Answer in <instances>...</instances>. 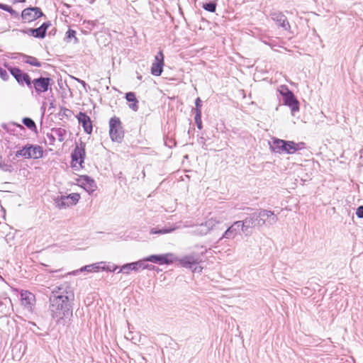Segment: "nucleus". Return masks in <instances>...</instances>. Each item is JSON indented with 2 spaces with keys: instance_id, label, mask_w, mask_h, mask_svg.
<instances>
[{
  "instance_id": "c756f323",
  "label": "nucleus",
  "mask_w": 363,
  "mask_h": 363,
  "mask_svg": "<svg viewBox=\"0 0 363 363\" xmlns=\"http://www.w3.org/2000/svg\"><path fill=\"white\" fill-rule=\"evenodd\" d=\"M171 231H172V230H167V229L160 230H158V231H154L153 230H152L151 233L152 234H157V233L164 234V233H169Z\"/></svg>"
},
{
  "instance_id": "f03ea898",
  "label": "nucleus",
  "mask_w": 363,
  "mask_h": 363,
  "mask_svg": "<svg viewBox=\"0 0 363 363\" xmlns=\"http://www.w3.org/2000/svg\"><path fill=\"white\" fill-rule=\"evenodd\" d=\"M274 216V212L271 211H268V210H261L258 215L256 216H254L252 217H250V218H247L244 221H237L235 222L232 226H230L225 232V234H224V237H225L226 238H232V233L233 231L234 230V226L235 225H238V227L239 226H242V230H245V224L246 223H248V224H253L254 223V220L255 219H257V218H259L260 219L257 221V225H262L264 224L265 223V220L269 218V217L271 216Z\"/></svg>"
},
{
  "instance_id": "f257e3e1",
  "label": "nucleus",
  "mask_w": 363,
  "mask_h": 363,
  "mask_svg": "<svg viewBox=\"0 0 363 363\" xmlns=\"http://www.w3.org/2000/svg\"><path fill=\"white\" fill-rule=\"evenodd\" d=\"M72 299L67 295L53 296L50 299V310L54 318L62 320L72 315Z\"/></svg>"
},
{
  "instance_id": "2eb2a0df",
  "label": "nucleus",
  "mask_w": 363,
  "mask_h": 363,
  "mask_svg": "<svg viewBox=\"0 0 363 363\" xmlns=\"http://www.w3.org/2000/svg\"><path fill=\"white\" fill-rule=\"evenodd\" d=\"M76 117L78 122L82 125L84 132L89 135L91 134L93 124L90 117L84 112H79Z\"/></svg>"
},
{
  "instance_id": "72a5a7b5",
  "label": "nucleus",
  "mask_w": 363,
  "mask_h": 363,
  "mask_svg": "<svg viewBox=\"0 0 363 363\" xmlns=\"http://www.w3.org/2000/svg\"><path fill=\"white\" fill-rule=\"evenodd\" d=\"M17 126L21 129H24L23 126L22 125L18 124Z\"/></svg>"
},
{
  "instance_id": "393cba45",
  "label": "nucleus",
  "mask_w": 363,
  "mask_h": 363,
  "mask_svg": "<svg viewBox=\"0 0 363 363\" xmlns=\"http://www.w3.org/2000/svg\"><path fill=\"white\" fill-rule=\"evenodd\" d=\"M203 8L209 11V12H215L216 9V4L215 2H210L203 4Z\"/></svg>"
},
{
  "instance_id": "7c9ffc66",
  "label": "nucleus",
  "mask_w": 363,
  "mask_h": 363,
  "mask_svg": "<svg viewBox=\"0 0 363 363\" xmlns=\"http://www.w3.org/2000/svg\"><path fill=\"white\" fill-rule=\"evenodd\" d=\"M200 118H201V116ZM195 121H196V123L197 124L198 128L199 129H201L202 128L201 118H200V120L199 118L196 119V115L195 116Z\"/></svg>"
},
{
  "instance_id": "20e7f679",
  "label": "nucleus",
  "mask_w": 363,
  "mask_h": 363,
  "mask_svg": "<svg viewBox=\"0 0 363 363\" xmlns=\"http://www.w3.org/2000/svg\"><path fill=\"white\" fill-rule=\"evenodd\" d=\"M86 157V145L83 142L77 143L71 154V167L75 171H79L84 168V162Z\"/></svg>"
},
{
  "instance_id": "9b49d317",
  "label": "nucleus",
  "mask_w": 363,
  "mask_h": 363,
  "mask_svg": "<svg viewBox=\"0 0 363 363\" xmlns=\"http://www.w3.org/2000/svg\"><path fill=\"white\" fill-rule=\"evenodd\" d=\"M51 83L52 79L50 78L43 77L34 79L31 82V84H33V88L38 94L46 92L51 86Z\"/></svg>"
},
{
  "instance_id": "4be33fe9",
  "label": "nucleus",
  "mask_w": 363,
  "mask_h": 363,
  "mask_svg": "<svg viewBox=\"0 0 363 363\" xmlns=\"http://www.w3.org/2000/svg\"><path fill=\"white\" fill-rule=\"evenodd\" d=\"M99 267L96 264L86 265L80 269L81 272L86 271L89 272H99Z\"/></svg>"
},
{
  "instance_id": "a211bd4d",
  "label": "nucleus",
  "mask_w": 363,
  "mask_h": 363,
  "mask_svg": "<svg viewBox=\"0 0 363 363\" xmlns=\"http://www.w3.org/2000/svg\"><path fill=\"white\" fill-rule=\"evenodd\" d=\"M179 264L185 268H192L194 265H198L201 260L194 255H186L179 259Z\"/></svg>"
},
{
  "instance_id": "9d476101",
  "label": "nucleus",
  "mask_w": 363,
  "mask_h": 363,
  "mask_svg": "<svg viewBox=\"0 0 363 363\" xmlns=\"http://www.w3.org/2000/svg\"><path fill=\"white\" fill-rule=\"evenodd\" d=\"M164 66V55L162 50L158 52L155 57V60L151 66V74L153 76L159 77L163 72V67Z\"/></svg>"
},
{
  "instance_id": "5701e85b",
  "label": "nucleus",
  "mask_w": 363,
  "mask_h": 363,
  "mask_svg": "<svg viewBox=\"0 0 363 363\" xmlns=\"http://www.w3.org/2000/svg\"><path fill=\"white\" fill-rule=\"evenodd\" d=\"M72 38L75 43L79 42V40L76 36V31L72 29H69L66 33V39L67 41H70Z\"/></svg>"
},
{
  "instance_id": "2f4dec72",
  "label": "nucleus",
  "mask_w": 363,
  "mask_h": 363,
  "mask_svg": "<svg viewBox=\"0 0 363 363\" xmlns=\"http://www.w3.org/2000/svg\"><path fill=\"white\" fill-rule=\"evenodd\" d=\"M202 269L203 268L201 266H196L194 268L193 272H201Z\"/></svg>"
},
{
  "instance_id": "aec40b11",
  "label": "nucleus",
  "mask_w": 363,
  "mask_h": 363,
  "mask_svg": "<svg viewBox=\"0 0 363 363\" xmlns=\"http://www.w3.org/2000/svg\"><path fill=\"white\" fill-rule=\"evenodd\" d=\"M125 99L129 102H133L132 104H130V108L134 111H137L138 108V100L136 99L135 94L134 92H128L125 94Z\"/></svg>"
},
{
  "instance_id": "39448f33",
  "label": "nucleus",
  "mask_w": 363,
  "mask_h": 363,
  "mask_svg": "<svg viewBox=\"0 0 363 363\" xmlns=\"http://www.w3.org/2000/svg\"><path fill=\"white\" fill-rule=\"evenodd\" d=\"M109 136L113 142L121 143L124 138L122 123L118 117L113 116L109 120Z\"/></svg>"
},
{
  "instance_id": "f8f14e48",
  "label": "nucleus",
  "mask_w": 363,
  "mask_h": 363,
  "mask_svg": "<svg viewBox=\"0 0 363 363\" xmlns=\"http://www.w3.org/2000/svg\"><path fill=\"white\" fill-rule=\"evenodd\" d=\"M143 261L151 262L154 263L169 264L174 262V257L172 253L164 255H150L143 259Z\"/></svg>"
},
{
  "instance_id": "f704fd0d",
  "label": "nucleus",
  "mask_w": 363,
  "mask_h": 363,
  "mask_svg": "<svg viewBox=\"0 0 363 363\" xmlns=\"http://www.w3.org/2000/svg\"><path fill=\"white\" fill-rule=\"evenodd\" d=\"M143 269H150L148 265H145L143 267Z\"/></svg>"
},
{
  "instance_id": "ddd939ff",
  "label": "nucleus",
  "mask_w": 363,
  "mask_h": 363,
  "mask_svg": "<svg viewBox=\"0 0 363 363\" xmlns=\"http://www.w3.org/2000/svg\"><path fill=\"white\" fill-rule=\"evenodd\" d=\"M43 15L38 7L25 9L21 13V18L25 22H32Z\"/></svg>"
},
{
  "instance_id": "c85d7f7f",
  "label": "nucleus",
  "mask_w": 363,
  "mask_h": 363,
  "mask_svg": "<svg viewBox=\"0 0 363 363\" xmlns=\"http://www.w3.org/2000/svg\"><path fill=\"white\" fill-rule=\"evenodd\" d=\"M356 215L358 218H363V206H359L357 208Z\"/></svg>"
},
{
  "instance_id": "6e6552de",
  "label": "nucleus",
  "mask_w": 363,
  "mask_h": 363,
  "mask_svg": "<svg viewBox=\"0 0 363 363\" xmlns=\"http://www.w3.org/2000/svg\"><path fill=\"white\" fill-rule=\"evenodd\" d=\"M76 184L91 194L96 191L97 186L94 179L87 175H80L75 179Z\"/></svg>"
},
{
  "instance_id": "7ed1b4c3",
  "label": "nucleus",
  "mask_w": 363,
  "mask_h": 363,
  "mask_svg": "<svg viewBox=\"0 0 363 363\" xmlns=\"http://www.w3.org/2000/svg\"><path fill=\"white\" fill-rule=\"evenodd\" d=\"M272 143V150L279 154H294L296 151L305 147V143H296L294 141L284 140L278 138H274Z\"/></svg>"
},
{
  "instance_id": "1a4fd4ad",
  "label": "nucleus",
  "mask_w": 363,
  "mask_h": 363,
  "mask_svg": "<svg viewBox=\"0 0 363 363\" xmlns=\"http://www.w3.org/2000/svg\"><path fill=\"white\" fill-rule=\"evenodd\" d=\"M20 296L21 304L28 311L32 312L36 302L35 294L27 290H21Z\"/></svg>"
},
{
  "instance_id": "f3484780",
  "label": "nucleus",
  "mask_w": 363,
  "mask_h": 363,
  "mask_svg": "<svg viewBox=\"0 0 363 363\" xmlns=\"http://www.w3.org/2000/svg\"><path fill=\"white\" fill-rule=\"evenodd\" d=\"M49 26V23H44L39 28H30L28 31H23V33H29L35 38H43L45 36L47 29Z\"/></svg>"
},
{
  "instance_id": "6ab92c4d",
  "label": "nucleus",
  "mask_w": 363,
  "mask_h": 363,
  "mask_svg": "<svg viewBox=\"0 0 363 363\" xmlns=\"http://www.w3.org/2000/svg\"><path fill=\"white\" fill-rule=\"evenodd\" d=\"M143 261H138L123 265L118 272L129 274L130 271H138V267L142 266Z\"/></svg>"
},
{
  "instance_id": "0eeeda50",
  "label": "nucleus",
  "mask_w": 363,
  "mask_h": 363,
  "mask_svg": "<svg viewBox=\"0 0 363 363\" xmlns=\"http://www.w3.org/2000/svg\"><path fill=\"white\" fill-rule=\"evenodd\" d=\"M278 91L283 96L284 104L290 107L292 113L299 110L298 101L296 99L293 92L290 91L286 85L280 86Z\"/></svg>"
},
{
  "instance_id": "473e14b6",
  "label": "nucleus",
  "mask_w": 363,
  "mask_h": 363,
  "mask_svg": "<svg viewBox=\"0 0 363 363\" xmlns=\"http://www.w3.org/2000/svg\"><path fill=\"white\" fill-rule=\"evenodd\" d=\"M13 3L24 2L26 0H12Z\"/></svg>"
},
{
  "instance_id": "412c9836",
  "label": "nucleus",
  "mask_w": 363,
  "mask_h": 363,
  "mask_svg": "<svg viewBox=\"0 0 363 363\" xmlns=\"http://www.w3.org/2000/svg\"><path fill=\"white\" fill-rule=\"evenodd\" d=\"M23 123L30 130L35 132L37 131V127L35 122L30 118H24L23 119Z\"/></svg>"
},
{
  "instance_id": "4468645a",
  "label": "nucleus",
  "mask_w": 363,
  "mask_h": 363,
  "mask_svg": "<svg viewBox=\"0 0 363 363\" xmlns=\"http://www.w3.org/2000/svg\"><path fill=\"white\" fill-rule=\"evenodd\" d=\"M10 72L20 84L23 85L25 83L28 86L31 85L32 81L30 76L19 68H11Z\"/></svg>"
},
{
  "instance_id": "cd10ccee",
  "label": "nucleus",
  "mask_w": 363,
  "mask_h": 363,
  "mask_svg": "<svg viewBox=\"0 0 363 363\" xmlns=\"http://www.w3.org/2000/svg\"><path fill=\"white\" fill-rule=\"evenodd\" d=\"M0 77L4 80H6L9 78V74H8L6 70L2 67H0Z\"/></svg>"
},
{
  "instance_id": "423d86ee",
  "label": "nucleus",
  "mask_w": 363,
  "mask_h": 363,
  "mask_svg": "<svg viewBox=\"0 0 363 363\" xmlns=\"http://www.w3.org/2000/svg\"><path fill=\"white\" fill-rule=\"evenodd\" d=\"M43 149L38 145H27L16 151V157H22L26 159H40L43 156Z\"/></svg>"
},
{
  "instance_id": "b1692460",
  "label": "nucleus",
  "mask_w": 363,
  "mask_h": 363,
  "mask_svg": "<svg viewBox=\"0 0 363 363\" xmlns=\"http://www.w3.org/2000/svg\"><path fill=\"white\" fill-rule=\"evenodd\" d=\"M196 105V119L199 118L200 120V117L201 116V100L200 98H197L195 102Z\"/></svg>"
},
{
  "instance_id": "a878e982",
  "label": "nucleus",
  "mask_w": 363,
  "mask_h": 363,
  "mask_svg": "<svg viewBox=\"0 0 363 363\" xmlns=\"http://www.w3.org/2000/svg\"><path fill=\"white\" fill-rule=\"evenodd\" d=\"M26 62L30 65L38 67L41 66V63L40 62V61L33 57H28L27 58V60H26Z\"/></svg>"
},
{
  "instance_id": "dca6fc26",
  "label": "nucleus",
  "mask_w": 363,
  "mask_h": 363,
  "mask_svg": "<svg viewBox=\"0 0 363 363\" xmlns=\"http://www.w3.org/2000/svg\"><path fill=\"white\" fill-rule=\"evenodd\" d=\"M80 194L78 193H72L68 196H62L60 198V203H58L57 205L60 208L75 205L80 199Z\"/></svg>"
},
{
  "instance_id": "bb28decb",
  "label": "nucleus",
  "mask_w": 363,
  "mask_h": 363,
  "mask_svg": "<svg viewBox=\"0 0 363 363\" xmlns=\"http://www.w3.org/2000/svg\"><path fill=\"white\" fill-rule=\"evenodd\" d=\"M0 9L9 12L12 15H17L16 12L11 8V6L7 4H0Z\"/></svg>"
}]
</instances>
